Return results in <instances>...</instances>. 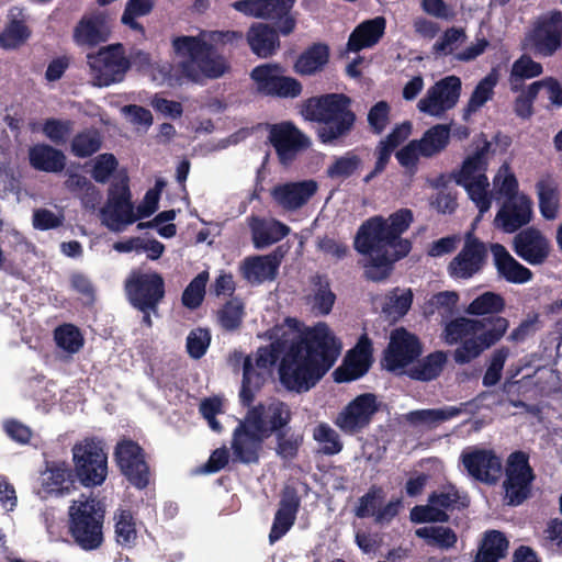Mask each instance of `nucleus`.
I'll use <instances>...</instances> for the list:
<instances>
[{
    "mask_svg": "<svg viewBox=\"0 0 562 562\" xmlns=\"http://www.w3.org/2000/svg\"><path fill=\"white\" fill-rule=\"evenodd\" d=\"M539 210L546 220H554L559 213L560 198L557 182L550 177L540 179L537 184Z\"/></svg>",
    "mask_w": 562,
    "mask_h": 562,
    "instance_id": "obj_44",
    "label": "nucleus"
},
{
    "mask_svg": "<svg viewBox=\"0 0 562 562\" xmlns=\"http://www.w3.org/2000/svg\"><path fill=\"white\" fill-rule=\"evenodd\" d=\"M209 277V272L203 270L187 285L181 297L182 304L186 307L195 310L202 304Z\"/></svg>",
    "mask_w": 562,
    "mask_h": 562,
    "instance_id": "obj_60",
    "label": "nucleus"
},
{
    "mask_svg": "<svg viewBox=\"0 0 562 562\" xmlns=\"http://www.w3.org/2000/svg\"><path fill=\"white\" fill-rule=\"evenodd\" d=\"M30 165L44 172H60L66 166V156L48 144H36L29 150Z\"/></svg>",
    "mask_w": 562,
    "mask_h": 562,
    "instance_id": "obj_37",
    "label": "nucleus"
},
{
    "mask_svg": "<svg viewBox=\"0 0 562 562\" xmlns=\"http://www.w3.org/2000/svg\"><path fill=\"white\" fill-rule=\"evenodd\" d=\"M480 323L475 329V337L465 339L459 345L452 358L457 364H468L479 358L482 352L497 344L506 334L509 322L499 315L484 316L476 319Z\"/></svg>",
    "mask_w": 562,
    "mask_h": 562,
    "instance_id": "obj_9",
    "label": "nucleus"
},
{
    "mask_svg": "<svg viewBox=\"0 0 562 562\" xmlns=\"http://www.w3.org/2000/svg\"><path fill=\"white\" fill-rule=\"evenodd\" d=\"M268 139L284 167L292 165L297 155L311 146L310 138L291 121L272 124Z\"/></svg>",
    "mask_w": 562,
    "mask_h": 562,
    "instance_id": "obj_17",
    "label": "nucleus"
},
{
    "mask_svg": "<svg viewBox=\"0 0 562 562\" xmlns=\"http://www.w3.org/2000/svg\"><path fill=\"white\" fill-rule=\"evenodd\" d=\"M105 510L93 497L74 501L69 507V532L85 551L99 549L103 543Z\"/></svg>",
    "mask_w": 562,
    "mask_h": 562,
    "instance_id": "obj_4",
    "label": "nucleus"
},
{
    "mask_svg": "<svg viewBox=\"0 0 562 562\" xmlns=\"http://www.w3.org/2000/svg\"><path fill=\"white\" fill-rule=\"evenodd\" d=\"M54 339L59 348L76 353L83 346V337L78 327L72 324H63L54 331Z\"/></svg>",
    "mask_w": 562,
    "mask_h": 562,
    "instance_id": "obj_61",
    "label": "nucleus"
},
{
    "mask_svg": "<svg viewBox=\"0 0 562 562\" xmlns=\"http://www.w3.org/2000/svg\"><path fill=\"white\" fill-rule=\"evenodd\" d=\"M428 503L446 512L464 509L469 506L470 501L467 495H460L456 486L448 485L443 491L432 492L428 497Z\"/></svg>",
    "mask_w": 562,
    "mask_h": 562,
    "instance_id": "obj_55",
    "label": "nucleus"
},
{
    "mask_svg": "<svg viewBox=\"0 0 562 562\" xmlns=\"http://www.w3.org/2000/svg\"><path fill=\"white\" fill-rule=\"evenodd\" d=\"M74 42L78 46L95 47L108 41L104 22L99 16H83L75 26Z\"/></svg>",
    "mask_w": 562,
    "mask_h": 562,
    "instance_id": "obj_38",
    "label": "nucleus"
},
{
    "mask_svg": "<svg viewBox=\"0 0 562 562\" xmlns=\"http://www.w3.org/2000/svg\"><path fill=\"white\" fill-rule=\"evenodd\" d=\"M361 167V157L355 149H351L341 156L334 157L333 162L326 169V176L333 180L345 181L355 176Z\"/></svg>",
    "mask_w": 562,
    "mask_h": 562,
    "instance_id": "obj_49",
    "label": "nucleus"
},
{
    "mask_svg": "<svg viewBox=\"0 0 562 562\" xmlns=\"http://www.w3.org/2000/svg\"><path fill=\"white\" fill-rule=\"evenodd\" d=\"M295 0H238L233 8L245 15L271 21L282 36L291 35L297 24L292 12Z\"/></svg>",
    "mask_w": 562,
    "mask_h": 562,
    "instance_id": "obj_11",
    "label": "nucleus"
},
{
    "mask_svg": "<svg viewBox=\"0 0 562 562\" xmlns=\"http://www.w3.org/2000/svg\"><path fill=\"white\" fill-rule=\"evenodd\" d=\"M329 59L330 48L326 43H312L296 57L293 71L301 77L316 76L325 70Z\"/></svg>",
    "mask_w": 562,
    "mask_h": 562,
    "instance_id": "obj_30",
    "label": "nucleus"
},
{
    "mask_svg": "<svg viewBox=\"0 0 562 562\" xmlns=\"http://www.w3.org/2000/svg\"><path fill=\"white\" fill-rule=\"evenodd\" d=\"M460 460L470 477L486 485H496L503 475V461L493 449L473 447Z\"/></svg>",
    "mask_w": 562,
    "mask_h": 562,
    "instance_id": "obj_18",
    "label": "nucleus"
},
{
    "mask_svg": "<svg viewBox=\"0 0 562 562\" xmlns=\"http://www.w3.org/2000/svg\"><path fill=\"white\" fill-rule=\"evenodd\" d=\"M211 53L212 50H204L196 59L195 69L198 71V77L200 74H202L207 78L215 79L223 76L228 69V66L226 65V61L223 57H213Z\"/></svg>",
    "mask_w": 562,
    "mask_h": 562,
    "instance_id": "obj_64",
    "label": "nucleus"
},
{
    "mask_svg": "<svg viewBox=\"0 0 562 562\" xmlns=\"http://www.w3.org/2000/svg\"><path fill=\"white\" fill-rule=\"evenodd\" d=\"M542 72L543 67L540 63L535 61L530 55L522 54L512 65L509 75L512 91L518 92L522 89L525 80L539 77Z\"/></svg>",
    "mask_w": 562,
    "mask_h": 562,
    "instance_id": "obj_45",
    "label": "nucleus"
},
{
    "mask_svg": "<svg viewBox=\"0 0 562 562\" xmlns=\"http://www.w3.org/2000/svg\"><path fill=\"white\" fill-rule=\"evenodd\" d=\"M252 240L256 248H265L286 237L290 227L278 220L266 223L263 220L254 218L251 224Z\"/></svg>",
    "mask_w": 562,
    "mask_h": 562,
    "instance_id": "obj_40",
    "label": "nucleus"
},
{
    "mask_svg": "<svg viewBox=\"0 0 562 562\" xmlns=\"http://www.w3.org/2000/svg\"><path fill=\"white\" fill-rule=\"evenodd\" d=\"M462 413L461 407L446 406L442 408L417 409L406 415L412 425L436 426L442 422L452 419Z\"/></svg>",
    "mask_w": 562,
    "mask_h": 562,
    "instance_id": "obj_50",
    "label": "nucleus"
},
{
    "mask_svg": "<svg viewBox=\"0 0 562 562\" xmlns=\"http://www.w3.org/2000/svg\"><path fill=\"white\" fill-rule=\"evenodd\" d=\"M487 256L485 243L469 232L464 236L462 249L449 262L448 273L453 279L469 280L483 270Z\"/></svg>",
    "mask_w": 562,
    "mask_h": 562,
    "instance_id": "obj_19",
    "label": "nucleus"
},
{
    "mask_svg": "<svg viewBox=\"0 0 562 562\" xmlns=\"http://www.w3.org/2000/svg\"><path fill=\"white\" fill-rule=\"evenodd\" d=\"M124 288L131 305L140 312H156L166 294L164 278L156 271L133 270Z\"/></svg>",
    "mask_w": 562,
    "mask_h": 562,
    "instance_id": "obj_13",
    "label": "nucleus"
},
{
    "mask_svg": "<svg viewBox=\"0 0 562 562\" xmlns=\"http://www.w3.org/2000/svg\"><path fill=\"white\" fill-rule=\"evenodd\" d=\"M245 315V303L238 296H232L216 313L217 323L225 331L238 330Z\"/></svg>",
    "mask_w": 562,
    "mask_h": 562,
    "instance_id": "obj_48",
    "label": "nucleus"
},
{
    "mask_svg": "<svg viewBox=\"0 0 562 562\" xmlns=\"http://www.w3.org/2000/svg\"><path fill=\"white\" fill-rule=\"evenodd\" d=\"M386 21L383 16H376L363 21L350 33L347 49L358 53L364 48L373 47L384 35Z\"/></svg>",
    "mask_w": 562,
    "mask_h": 562,
    "instance_id": "obj_33",
    "label": "nucleus"
},
{
    "mask_svg": "<svg viewBox=\"0 0 562 562\" xmlns=\"http://www.w3.org/2000/svg\"><path fill=\"white\" fill-rule=\"evenodd\" d=\"M341 351V342L326 323L308 328L293 341L279 366L282 386L297 394L312 390L334 367Z\"/></svg>",
    "mask_w": 562,
    "mask_h": 562,
    "instance_id": "obj_1",
    "label": "nucleus"
},
{
    "mask_svg": "<svg viewBox=\"0 0 562 562\" xmlns=\"http://www.w3.org/2000/svg\"><path fill=\"white\" fill-rule=\"evenodd\" d=\"M385 498V492L382 486L373 484L368 492L358 499L355 507L356 517L363 519L372 517L375 510L382 505Z\"/></svg>",
    "mask_w": 562,
    "mask_h": 562,
    "instance_id": "obj_59",
    "label": "nucleus"
},
{
    "mask_svg": "<svg viewBox=\"0 0 562 562\" xmlns=\"http://www.w3.org/2000/svg\"><path fill=\"white\" fill-rule=\"evenodd\" d=\"M154 8L155 0H127L121 16V22L142 36H145V27L137 21V18L150 14Z\"/></svg>",
    "mask_w": 562,
    "mask_h": 562,
    "instance_id": "obj_54",
    "label": "nucleus"
},
{
    "mask_svg": "<svg viewBox=\"0 0 562 562\" xmlns=\"http://www.w3.org/2000/svg\"><path fill=\"white\" fill-rule=\"evenodd\" d=\"M447 356L443 351H435L415 363L407 371L412 380L428 382L437 379L443 370Z\"/></svg>",
    "mask_w": 562,
    "mask_h": 562,
    "instance_id": "obj_43",
    "label": "nucleus"
},
{
    "mask_svg": "<svg viewBox=\"0 0 562 562\" xmlns=\"http://www.w3.org/2000/svg\"><path fill=\"white\" fill-rule=\"evenodd\" d=\"M524 47L538 57H552L562 49V11L540 14L525 35Z\"/></svg>",
    "mask_w": 562,
    "mask_h": 562,
    "instance_id": "obj_8",
    "label": "nucleus"
},
{
    "mask_svg": "<svg viewBox=\"0 0 562 562\" xmlns=\"http://www.w3.org/2000/svg\"><path fill=\"white\" fill-rule=\"evenodd\" d=\"M490 150V143L485 142L484 145L475 150V153L464 159L461 169L453 175L454 181L458 186L475 181L479 175H485L487 169V153Z\"/></svg>",
    "mask_w": 562,
    "mask_h": 562,
    "instance_id": "obj_42",
    "label": "nucleus"
},
{
    "mask_svg": "<svg viewBox=\"0 0 562 562\" xmlns=\"http://www.w3.org/2000/svg\"><path fill=\"white\" fill-rule=\"evenodd\" d=\"M503 501L508 506H519L532 496L536 472L530 456L524 450L510 452L503 464Z\"/></svg>",
    "mask_w": 562,
    "mask_h": 562,
    "instance_id": "obj_6",
    "label": "nucleus"
},
{
    "mask_svg": "<svg viewBox=\"0 0 562 562\" xmlns=\"http://www.w3.org/2000/svg\"><path fill=\"white\" fill-rule=\"evenodd\" d=\"M276 452L283 460H293L297 457L303 443V435L291 430L290 425L274 434Z\"/></svg>",
    "mask_w": 562,
    "mask_h": 562,
    "instance_id": "obj_56",
    "label": "nucleus"
},
{
    "mask_svg": "<svg viewBox=\"0 0 562 562\" xmlns=\"http://www.w3.org/2000/svg\"><path fill=\"white\" fill-rule=\"evenodd\" d=\"M380 406L374 393L359 394L337 414L334 424L346 435L359 434L370 426Z\"/></svg>",
    "mask_w": 562,
    "mask_h": 562,
    "instance_id": "obj_16",
    "label": "nucleus"
},
{
    "mask_svg": "<svg viewBox=\"0 0 562 562\" xmlns=\"http://www.w3.org/2000/svg\"><path fill=\"white\" fill-rule=\"evenodd\" d=\"M416 536L424 539L429 547L441 550L454 548L458 536L453 529L443 526H426L416 530Z\"/></svg>",
    "mask_w": 562,
    "mask_h": 562,
    "instance_id": "obj_53",
    "label": "nucleus"
},
{
    "mask_svg": "<svg viewBox=\"0 0 562 562\" xmlns=\"http://www.w3.org/2000/svg\"><path fill=\"white\" fill-rule=\"evenodd\" d=\"M450 127L446 124H437L427 130L417 140L423 157H432L443 150L449 144Z\"/></svg>",
    "mask_w": 562,
    "mask_h": 562,
    "instance_id": "obj_51",
    "label": "nucleus"
},
{
    "mask_svg": "<svg viewBox=\"0 0 562 562\" xmlns=\"http://www.w3.org/2000/svg\"><path fill=\"white\" fill-rule=\"evenodd\" d=\"M279 29L267 23H254L246 33V40L252 54L259 58H269L280 48Z\"/></svg>",
    "mask_w": 562,
    "mask_h": 562,
    "instance_id": "obj_29",
    "label": "nucleus"
},
{
    "mask_svg": "<svg viewBox=\"0 0 562 562\" xmlns=\"http://www.w3.org/2000/svg\"><path fill=\"white\" fill-rule=\"evenodd\" d=\"M280 260L273 255L254 256L244 260L243 276L248 281L262 282L277 277Z\"/></svg>",
    "mask_w": 562,
    "mask_h": 562,
    "instance_id": "obj_39",
    "label": "nucleus"
},
{
    "mask_svg": "<svg viewBox=\"0 0 562 562\" xmlns=\"http://www.w3.org/2000/svg\"><path fill=\"white\" fill-rule=\"evenodd\" d=\"M509 541L502 531L486 530L472 562H499L507 555Z\"/></svg>",
    "mask_w": 562,
    "mask_h": 562,
    "instance_id": "obj_36",
    "label": "nucleus"
},
{
    "mask_svg": "<svg viewBox=\"0 0 562 562\" xmlns=\"http://www.w3.org/2000/svg\"><path fill=\"white\" fill-rule=\"evenodd\" d=\"M115 538L116 542L125 548H131L137 539L136 524L132 513L122 509L115 516Z\"/></svg>",
    "mask_w": 562,
    "mask_h": 562,
    "instance_id": "obj_58",
    "label": "nucleus"
},
{
    "mask_svg": "<svg viewBox=\"0 0 562 562\" xmlns=\"http://www.w3.org/2000/svg\"><path fill=\"white\" fill-rule=\"evenodd\" d=\"M497 80V74L493 70L479 81L463 110V120H468L472 113L479 111L493 98Z\"/></svg>",
    "mask_w": 562,
    "mask_h": 562,
    "instance_id": "obj_47",
    "label": "nucleus"
},
{
    "mask_svg": "<svg viewBox=\"0 0 562 562\" xmlns=\"http://www.w3.org/2000/svg\"><path fill=\"white\" fill-rule=\"evenodd\" d=\"M505 308V300L501 294L485 292L475 297L468 306L470 315H497Z\"/></svg>",
    "mask_w": 562,
    "mask_h": 562,
    "instance_id": "obj_57",
    "label": "nucleus"
},
{
    "mask_svg": "<svg viewBox=\"0 0 562 562\" xmlns=\"http://www.w3.org/2000/svg\"><path fill=\"white\" fill-rule=\"evenodd\" d=\"M102 146V136L95 128H86L77 133L70 143V151L77 158H88Z\"/></svg>",
    "mask_w": 562,
    "mask_h": 562,
    "instance_id": "obj_52",
    "label": "nucleus"
},
{
    "mask_svg": "<svg viewBox=\"0 0 562 562\" xmlns=\"http://www.w3.org/2000/svg\"><path fill=\"white\" fill-rule=\"evenodd\" d=\"M414 216L409 209H400L392 213L386 220L381 216H372L364 221L355 237V249L359 254H369L372 244L369 240H394L405 233L413 223Z\"/></svg>",
    "mask_w": 562,
    "mask_h": 562,
    "instance_id": "obj_7",
    "label": "nucleus"
},
{
    "mask_svg": "<svg viewBox=\"0 0 562 562\" xmlns=\"http://www.w3.org/2000/svg\"><path fill=\"white\" fill-rule=\"evenodd\" d=\"M460 186L467 190L481 214L490 210L492 201L487 193L488 181L485 175H479L475 181Z\"/></svg>",
    "mask_w": 562,
    "mask_h": 562,
    "instance_id": "obj_63",
    "label": "nucleus"
},
{
    "mask_svg": "<svg viewBox=\"0 0 562 562\" xmlns=\"http://www.w3.org/2000/svg\"><path fill=\"white\" fill-rule=\"evenodd\" d=\"M175 53L187 58L180 63L181 72L192 80H198L195 61L204 50H212L213 47L207 42L195 36H177L172 40Z\"/></svg>",
    "mask_w": 562,
    "mask_h": 562,
    "instance_id": "obj_31",
    "label": "nucleus"
},
{
    "mask_svg": "<svg viewBox=\"0 0 562 562\" xmlns=\"http://www.w3.org/2000/svg\"><path fill=\"white\" fill-rule=\"evenodd\" d=\"M247 413L233 431L234 460L240 463H257L265 440L284 429L292 420L290 406L278 398L247 407Z\"/></svg>",
    "mask_w": 562,
    "mask_h": 562,
    "instance_id": "obj_2",
    "label": "nucleus"
},
{
    "mask_svg": "<svg viewBox=\"0 0 562 562\" xmlns=\"http://www.w3.org/2000/svg\"><path fill=\"white\" fill-rule=\"evenodd\" d=\"M32 36V30L27 25V19L19 8H12L8 14V21L0 32V48L14 50L23 46Z\"/></svg>",
    "mask_w": 562,
    "mask_h": 562,
    "instance_id": "obj_32",
    "label": "nucleus"
},
{
    "mask_svg": "<svg viewBox=\"0 0 562 562\" xmlns=\"http://www.w3.org/2000/svg\"><path fill=\"white\" fill-rule=\"evenodd\" d=\"M532 217V202L527 195L505 201L495 216V225L504 233H515L529 224Z\"/></svg>",
    "mask_w": 562,
    "mask_h": 562,
    "instance_id": "obj_27",
    "label": "nucleus"
},
{
    "mask_svg": "<svg viewBox=\"0 0 562 562\" xmlns=\"http://www.w3.org/2000/svg\"><path fill=\"white\" fill-rule=\"evenodd\" d=\"M74 475L88 488L101 486L108 477V452L98 437H86L72 447Z\"/></svg>",
    "mask_w": 562,
    "mask_h": 562,
    "instance_id": "obj_5",
    "label": "nucleus"
},
{
    "mask_svg": "<svg viewBox=\"0 0 562 562\" xmlns=\"http://www.w3.org/2000/svg\"><path fill=\"white\" fill-rule=\"evenodd\" d=\"M75 475L66 462L47 463L41 474V488L37 494L41 498L60 497L75 490Z\"/></svg>",
    "mask_w": 562,
    "mask_h": 562,
    "instance_id": "obj_23",
    "label": "nucleus"
},
{
    "mask_svg": "<svg viewBox=\"0 0 562 562\" xmlns=\"http://www.w3.org/2000/svg\"><path fill=\"white\" fill-rule=\"evenodd\" d=\"M283 68L279 64H263L255 67L250 78L262 95L295 99L302 94L303 86L296 78L283 76Z\"/></svg>",
    "mask_w": 562,
    "mask_h": 562,
    "instance_id": "obj_14",
    "label": "nucleus"
},
{
    "mask_svg": "<svg viewBox=\"0 0 562 562\" xmlns=\"http://www.w3.org/2000/svg\"><path fill=\"white\" fill-rule=\"evenodd\" d=\"M114 460L121 473L137 490L149 485L150 469L144 449L132 439L119 441L114 449Z\"/></svg>",
    "mask_w": 562,
    "mask_h": 562,
    "instance_id": "obj_15",
    "label": "nucleus"
},
{
    "mask_svg": "<svg viewBox=\"0 0 562 562\" xmlns=\"http://www.w3.org/2000/svg\"><path fill=\"white\" fill-rule=\"evenodd\" d=\"M313 438L323 445L321 451L326 456L338 454L344 448L337 431L326 423H321L314 428Z\"/></svg>",
    "mask_w": 562,
    "mask_h": 562,
    "instance_id": "obj_62",
    "label": "nucleus"
},
{
    "mask_svg": "<svg viewBox=\"0 0 562 562\" xmlns=\"http://www.w3.org/2000/svg\"><path fill=\"white\" fill-rule=\"evenodd\" d=\"M423 351L418 337L401 327L392 331L389 346L384 352V367L396 371L413 363Z\"/></svg>",
    "mask_w": 562,
    "mask_h": 562,
    "instance_id": "obj_21",
    "label": "nucleus"
},
{
    "mask_svg": "<svg viewBox=\"0 0 562 562\" xmlns=\"http://www.w3.org/2000/svg\"><path fill=\"white\" fill-rule=\"evenodd\" d=\"M301 506V498L294 487L285 486L281 494L279 508L274 514L269 533L270 543L280 540L294 525Z\"/></svg>",
    "mask_w": 562,
    "mask_h": 562,
    "instance_id": "obj_25",
    "label": "nucleus"
},
{
    "mask_svg": "<svg viewBox=\"0 0 562 562\" xmlns=\"http://www.w3.org/2000/svg\"><path fill=\"white\" fill-rule=\"evenodd\" d=\"M317 189V182L313 179L286 182L273 187L271 196L284 210L295 211L306 204Z\"/></svg>",
    "mask_w": 562,
    "mask_h": 562,
    "instance_id": "obj_26",
    "label": "nucleus"
},
{
    "mask_svg": "<svg viewBox=\"0 0 562 562\" xmlns=\"http://www.w3.org/2000/svg\"><path fill=\"white\" fill-rule=\"evenodd\" d=\"M372 249L369 254V261L364 266V277L367 280L380 282L389 278L393 270V263L406 257L411 249L412 243L398 236L394 240L382 238L381 240H369Z\"/></svg>",
    "mask_w": 562,
    "mask_h": 562,
    "instance_id": "obj_12",
    "label": "nucleus"
},
{
    "mask_svg": "<svg viewBox=\"0 0 562 562\" xmlns=\"http://www.w3.org/2000/svg\"><path fill=\"white\" fill-rule=\"evenodd\" d=\"M89 74L98 87H108L123 80L131 63L121 43L101 47L97 53L87 54Z\"/></svg>",
    "mask_w": 562,
    "mask_h": 562,
    "instance_id": "obj_10",
    "label": "nucleus"
},
{
    "mask_svg": "<svg viewBox=\"0 0 562 562\" xmlns=\"http://www.w3.org/2000/svg\"><path fill=\"white\" fill-rule=\"evenodd\" d=\"M312 293L307 296L312 312L315 315L326 316L333 311L337 300L330 288V280L326 274L316 273L311 277Z\"/></svg>",
    "mask_w": 562,
    "mask_h": 562,
    "instance_id": "obj_35",
    "label": "nucleus"
},
{
    "mask_svg": "<svg viewBox=\"0 0 562 562\" xmlns=\"http://www.w3.org/2000/svg\"><path fill=\"white\" fill-rule=\"evenodd\" d=\"M513 250L530 265H542L549 257L550 245L541 232L535 227L520 231L513 240Z\"/></svg>",
    "mask_w": 562,
    "mask_h": 562,
    "instance_id": "obj_24",
    "label": "nucleus"
},
{
    "mask_svg": "<svg viewBox=\"0 0 562 562\" xmlns=\"http://www.w3.org/2000/svg\"><path fill=\"white\" fill-rule=\"evenodd\" d=\"M265 382V373L255 368L251 357H246L243 363V381L239 391L241 406L250 407L254 404L256 394L261 390Z\"/></svg>",
    "mask_w": 562,
    "mask_h": 562,
    "instance_id": "obj_41",
    "label": "nucleus"
},
{
    "mask_svg": "<svg viewBox=\"0 0 562 562\" xmlns=\"http://www.w3.org/2000/svg\"><path fill=\"white\" fill-rule=\"evenodd\" d=\"M372 341L364 334L360 336L353 348L347 351L342 363L333 372L334 381L348 383L364 376L373 362Z\"/></svg>",
    "mask_w": 562,
    "mask_h": 562,
    "instance_id": "obj_22",
    "label": "nucleus"
},
{
    "mask_svg": "<svg viewBox=\"0 0 562 562\" xmlns=\"http://www.w3.org/2000/svg\"><path fill=\"white\" fill-rule=\"evenodd\" d=\"M462 89L461 79L454 75L447 76L434 86L418 101L417 108L420 112L431 116H441L453 109L459 101Z\"/></svg>",
    "mask_w": 562,
    "mask_h": 562,
    "instance_id": "obj_20",
    "label": "nucleus"
},
{
    "mask_svg": "<svg viewBox=\"0 0 562 562\" xmlns=\"http://www.w3.org/2000/svg\"><path fill=\"white\" fill-rule=\"evenodd\" d=\"M306 115L319 124L316 135L325 145H335L339 139L347 137L357 120L356 113L351 110V99L344 93H326L308 99Z\"/></svg>",
    "mask_w": 562,
    "mask_h": 562,
    "instance_id": "obj_3",
    "label": "nucleus"
},
{
    "mask_svg": "<svg viewBox=\"0 0 562 562\" xmlns=\"http://www.w3.org/2000/svg\"><path fill=\"white\" fill-rule=\"evenodd\" d=\"M479 324L474 318L456 317L445 324L441 335L442 340L449 346L461 345L465 339L475 337V329Z\"/></svg>",
    "mask_w": 562,
    "mask_h": 562,
    "instance_id": "obj_46",
    "label": "nucleus"
},
{
    "mask_svg": "<svg viewBox=\"0 0 562 562\" xmlns=\"http://www.w3.org/2000/svg\"><path fill=\"white\" fill-rule=\"evenodd\" d=\"M490 250L493 255L494 266L501 278L515 284H522L532 279V271L518 262L504 245L493 243L490 245Z\"/></svg>",
    "mask_w": 562,
    "mask_h": 562,
    "instance_id": "obj_28",
    "label": "nucleus"
},
{
    "mask_svg": "<svg viewBox=\"0 0 562 562\" xmlns=\"http://www.w3.org/2000/svg\"><path fill=\"white\" fill-rule=\"evenodd\" d=\"M102 223L112 232H123L127 225L138 220L132 200L108 199L100 210Z\"/></svg>",
    "mask_w": 562,
    "mask_h": 562,
    "instance_id": "obj_34",
    "label": "nucleus"
}]
</instances>
